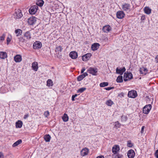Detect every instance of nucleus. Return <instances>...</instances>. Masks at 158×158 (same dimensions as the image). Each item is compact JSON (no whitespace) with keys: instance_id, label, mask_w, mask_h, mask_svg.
<instances>
[{"instance_id":"1","label":"nucleus","mask_w":158,"mask_h":158,"mask_svg":"<svg viewBox=\"0 0 158 158\" xmlns=\"http://www.w3.org/2000/svg\"><path fill=\"white\" fill-rule=\"evenodd\" d=\"M87 71L93 75L96 76L98 69L96 68L89 67Z\"/></svg>"},{"instance_id":"2","label":"nucleus","mask_w":158,"mask_h":158,"mask_svg":"<svg viewBox=\"0 0 158 158\" xmlns=\"http://www.w3.org/2000/svg\"><path fill=\"white\" fill-rule=\"evenodd\" d=\"M132 74L131 73L127 72L124 74L123 79L125 81H127L132 79Z\"/></svg>"},{"instance_id":"3","label":"nucleus","mask_w":158,"mask_h":158,"mask_svg":"<svg viewBox=\"0 0 158 158\" xmlns=\"http://www.w3.org/2000/svg\"><path fill=\"white\" fill-rule=\"evenodd\" d=\"M152 108L151 104H148L144 106L143 110V112L145 114H148L149 112Z\"/></svg>"},{"instance_id":"4","label":"nucleus","mask_w":158,"mask_h":158,"mask_svg":"<svg viewBox=\"0 0 158 158\" xmlns=\"http://www.w3.org/2000/svg\"><path fill=\"white\" fill-rule=\"evenodd\" d=\"M38 6L37 5L32 6L29 10V12L31 14H35L37 12L38 9Z\"/></svg>"},{"instance_id":"5","label":"nucleus","mask_w":158,"mask_h":158,"mask_svg":"<svg viewBox=\"0 0 158 158\" xmlns=\"http://www.w3.org/2000/svg\"><path fill=\"white\" fill-rule=\"evenodd\" d=\"M14 18L16 19H19L22 17L23 15L21 12V11L20 10H18L15 12L14 14Z\"/></svg>"},{"instance_id":"6","label":"nucleus","mask_w":158,"mask_h":158,"mask_svg":"<svg viewBox=\"0 0 158 158\" xmlns=\"http://www.w3.org/2000/svg\"><path fill=\"white\" fill-rule=\"evenodd\" d=\"M128 96L129 97L135 98L137 96L136 91L135 90H131L129 91L128 94Z\"/></svg>"},{"instance_id":"7","label":"nucleus","mask_w":158,"mask_h":158,"mask_svg":"<svg viewBox=\"0 0 158 158\" xmlns=\"http://www.w3.org/2000/svg\"><path fill=\"white\" fill-rule=\"evenodd\" d=\"M33 48L34 49H39L42 47V44L39 41H36L33 44Z\"/></svg>"},{"instance_id":"8","label":"nucleus","mask_w":158,"mask_h":158,"mask_svg":"<svg viewBox=\"0 0 158 158\" xmlns=\"http://www.w3.org/2000/svg\"><path fill=\"white\" fill-rule=\"evenodd\" d=\"M135 155L134 151L132 149L129 150L127 152V156L129 158H133Z\"/></svg>"},{"instance_id":"9","label":"nucleus","mask_w":158,"mask_h":158,"mask_svg":"<svg viewBox=\"0 0 158 158\" xmlns=\"http://www.w3.org/2000/svg\"><path fill=\"white\" fill-rule=\"evenodd\" d=\"M36 20V18L35 17H31L28 19V23L30 25H32L35 23Z\"/></svg>"},{"instance_id":"10","label":"nucleus","mask_w":158,"mask_h":158,"mask_svg":"<svg viewBox=\"0 0 158 158\" xmlns=\"http://www.w3.org/2000/svg\"><path fill=\"white\" fill-rule=\"evenodd\" d=\"M116 70L117 73L119 74L120 75H122L125 71L126 69L125 67H123L122 69L120 68L119 69L117 67L116 68Z\"/></svg>"},{"instance_id":"11","label":"nucleus","mask_w":158,"mask_h":158,"mask_svg":"<svg viewBox=\"0 0 158 158\" xmlns=\"http://www.w3.org/2000/svg\"><path fill=\"white\" fill-rule=\"evenodd\" d=\"M122 7L123 10L125 11H127L130 10V5L129 4L125 3L122 5Z\"/></svg>"},{"instance_id":"12","label":"nucleus","mask_w":158,"mask_h":158,"mask_svg":"<svg viewBox=\"0 0 158 158\" xmlns=\"http://www.w3.org/2000/svg\"><path fill=\"white\" fill-rule=\"evenodd\" d=\"M117 17L119 19H121L124 17L125 14L123 11H119L117 12Z\"/></svg>"},{"instance_id":"13","label":"nucleus","mask_w":158,"mask_h":158,"mask_svg":"<svg viewBox=\"0 0 158 158\" xmlns=\"http://www.w3.org/2000/svg\"><path fill=\"white\" fill-rule=\"evenodd\" d=\"M92 55L90 53H87L82 56V59L83 61H86L88 60Z\"/></svg>"},{"instance_id":"14","label":"nucleus","mask_w":158,"mask_h":158,"mask_svg":"<svg viewBox=\"0 0 158 158\" xmlns=\"http://www.w3.org/2000/svg\"><path fill=\"white\" fill-rule=\"evenodd\" d=\"M119 147L118 145H115L112 148V152L114 154H117L118 152L119 151Z\"/></svg>"},{"instance_id":"15","label":"nucleus","mask_w":158,"mask_h":158,"mask_svg":"<svg viewBox=\"0 0 158 158\" xmlns=\"http://www.w3.org/2000/svg\"><path fill=\"white\" fill-rule=\"evenodd\" d=\"M24 38L26 41H27L31 38V34L29 31H27L24 34Z\"/></svg>"},{"instance_id":"16","label":"nucleus","mask_w":158,"mask_h":158,"mask_svg":"<svg viewBox=\"0 0 158 158\" xmlns=\"http://www.w3.org/2000/svg\"><path fill=\"white\" fill-rule=\"evenodd\" d=\"M69 56L72 59H76L77 58L78 55L76 52L73 51L70 52Z\"/></svg>"},{"instance_id":"17","label":"nucleus","mask_w":158,"mask_h":158,"mask_svg":"<svg viewBox=\"0 0 158 158\" xmlns=\"http://www.w3.org/2000/svg\"><path fill=\"white\" fill-rule=\"evenodd\" d=\"M148 70L147 68L144 67L140 68L139 69L140 73L143 75H145L148 73Z\"/></svg>"},{"instance_id":"18","label":"nucleus","mask_w":158,"mask_h":158,"mask_svg":"<svg viewBox=\"0 0 158 158\" xmlns=\"http://www.w3.org/2000/svg\"><path fill=\"white\" fill-rule=\"evenodd\" d=\"M21 56L20 55H17L14 57V60L16 62H19L22 60Z\"/></svg>"},{"instance_id":"19","label":"nucleus","mask_w":158,"mask_h":158,"mask_svg":"<svg viewBox=\"0 0 158 158\" xmlns=\"http://www.w3.org/2000/svg\"><path fill=\"white\" fill-rule=\"evenodd\" d=\"M111 27L109 25H106L103 27L102 30L105 32L108 33L111 30Z\"/></svg>"},{"instance_id":"20","label":"nucleus","mask_w":158,"mask_h":158,"mask_svg":"<svg viewBox=\"0 0 158 158\" xmlns=\"http://www.w3.org/2000/svg\"><path fill=\"white\" fill-rule=\"evenodd\" d=\"M89 152V150L87 148H85L82 149L81 152V154L82 156H84L87 155Z\"/></svg>"},{"instance_id":"21","label":"nucleus","mask_w":158,"mask_h":158,"mask_svg":"<svg viewBox=\"0 0 158 158\" xmlns=\"http://www.w3.org/2000/svg\"><path fill=\"white\" fill-rule=\"evenodd\" d=\"M88 75L86 72L83 73L82 74L79 75L77 77V80L78 81L82 80L84 78Z\"/></svg>"},{"instance_id":"22","label":"nucleus","mask_w":158,"mask_h":158,"mask_svg":"<svg viewBox=\"0 0 158 158\" xmlns=\"http://www.w3.org/2000/svg\"><path fill=\"white\" fill-rule=\"evenodd\" d=\"M99 46L98 43H95L92 45L91 48L93 50L95 51L99 48Z\"/></svg>"},{"instance_id":"23","label":"nucleus","mask_w":158,"mask_h":158,"mask_svg":"<svg viewBox=\"0 0 158 158\" xmlns=\"http://www.w3.org/2000/svg\"><path fill=\"white\" fill-rule=\"evenodd\" d=\"M32 67L33 70L37 71L38 68L37 63L36 62H34L32 63Z\"/></svg>"},{"instance_id":"24","label":"nucleus","mask_w":158,"mask_h":158,"mask_svg":"<svg viewBox=\"0 0 158 158\" xmlns=\"http://www.w3.org/2000/svg\"><path fill=\"white\" fill-rule=\"evenodd\" d=\"M7 54L6 52H0V58L4 59L7 57Z\"/></svg>"},{"instance_id":"25","label":"nucleus","mask_w":158,"mask_h":158,"mask_svg":"<svg viewBox=\"0 0 158 158\" xmlns=\"http://www.w3.org/2000/svg\"><path fill=\"white\" fill-rule=\"evenodd\" d=\"M144 10V12L148 15L150 14L151 12V9L148 7H145Z\"/></svg>"},{"instance_id":"26","label":"nucleus","mask_w":158,"mask_h":158,"mask_svg":"<svg viewBox=\"0 0 158 158\" xmlns=\"http://www.w3.org/2000/svg\"><path fill=\"white\" fill-rule=\"evenodd\" d=\"M22 122L21 121H19L16 123V127L17 128H20L22 127Z\"/></svg>"},{"instance_id":"27","label":"nucleus","mask_w":158,"mask_h":158,"mask_svg":"<svg viewBox=\"0 0 158 158\" xmlns=\"http://www.w3.org/2000/svg\"><path fill=\"white\" fill-rule=\"evenodd\" d=\"M51 138V136L49 134L45 135L44 137V139L46 142H49Z\"/></svg>"},{"instance_id":"28","label":"nucleus","mask_w":158,"mask_h":158,"mask_svg":"<svg viewBox=\"0 0 158 158\" xmlns=\"http://www.w3.org/2000/svg\"><path fill=\"white\" fill-rule=\"evenodd\" d=\"M121 124L118 122H116L114 123V127L117 129L120 127Z\"/></svg>"},{"instance_id":"29","label":"nucleus","mask_w":158,"mask_h":158,"mask_svg":"<svg viewBox=\"0 0 158 158\" xmlns=\"http://www.w3.org/2000/svg\"><path fill=\"white\" fill-rule=\"evenodd\" d=\"M44 3V1L43 0H39L36 2V5L41 7L43 6Z\"/></svg>"},{"instance_id":"30","label":"nucleus","mask_w":158,"mask_h":158,"mask_svg":"<svg viewBox=\"0 0 158 158\" xmlns=\"http://www.w3.org/2000/svg\"><path fill=\"white\" fill-rule=\"evenodd\" d=\"M62 119L64 122H66L68 121L69 117L68 115L66 114H64L63 116L62 117Z\"/></svg>"},{"instance_id":"31","label":"nucleus","mask_w":158,"mask_h":158,"mask_svg":"<svg viewBox=\"0 0 158 158\" xmlns=\"http://www.w3.org/2000/svg\"><path fill=\"white\" fill-rule=\"evenodd\" d=\"M22 142V141L21 139H19L15 142L12 145L13 147H15L20 144Z\"/></svg>"},{"instance_id":"32","label":"nucleus","mask_w":158,"mask_h":158,"mask_svg":"<svg viewBox=\"0 0 158 158\" xmlns=\"http://www.w3.org/2000/svg\"><path fill=\"white\" fill-rule=\"evenodd\" d=\"M113 158H123V156L122 154H114L113 155Z\"/></svg>"},{"instance_id":"33","label":"nucleus","mask_w":158,"mask_h":158,"mask_svg":"<svg viewBox=\"0 0 158 158\" xmlns=\"http://www.w3.org/2000/svg\"><path fill=\"white\" fill-rule=\"evenodd\" d=\"M15 34H16V36H18L21 35L22 31L21 29H18L15 30Z\"/></svg>"},{"instance_id":"34","label":"nucleus","mask_w":158,"mask_h":158,"mask_svg":"<svg viewBox=\"0 0 158 158\" xmlns=\"http://www.w3.org/2000/svg\"><path fill=\"white\" fill-rule=\"evenodd\" d=\"M123 81V77L122 76H119L117 78L116 81L118 83H121Z\"/></svg>"},{"instance_id":"35","label":"nucleus","mask_w":158,"mask_h":158,"mask_svg":"<svg viewBox=\"0 0 158 158\" xmlns=\"http://www.w3.org/2000/svg\"><path fill=\"white\" fill-rule=\"evenodd\" d=\"M127 119L128 118L127 116L123 115L121 117V121L122 122H125Z\"/></svg>"},{"instance_id":"36","label":"nucleus","mask_w":158,"mask_h":158,"mask_svg":"<svg viewBox=\"0 0 158 158\" xmlns=\"http://www.w3.org/2000/svg\"><path fill=\"white\" fill-rule=\"evenodd\" d=\"M86 88L82 87L79 89L77 91V93H82L86 89Z\"/></svg>"},{"instance_id":"37","label":"nucleus","mask_w":158,"mask_h":158,"mask_svg":"<svg viewBox=\"0 0 158 158\" xmlns=\"http://www.w3.org/2000/svg\"><path fill=\"white\" fill-rule=\"evenodd\" d=\"M108 83L107 82H102L100 84V87H104L108 85Z\"/></svg>"},{"instance_id":"38","label":"nucleus","mask_w":158,"mask_h":158,"mask_svg":"<svg viewBox=\"0 0 158 158\" xmlns=\"http://www.w3.org/2000/svg\"><path fill=\"white\" fill-rule=\"evenodd\" d=\"M106 104L108 106H110L113 104V102L111 100H109L106 102Z\"/></svg>"},{"instance_id":"39","label":"nucleus","mask_w":158,"mask_h":158,"mask_svg":"<svg viewBox=\"0 0 158 158\" xmlns=\"http://www.w3.org/2000/svg\"><path fill=\"white\" fill-rule=\"evenodd\" d=\"M47 85L49 86H52V82L51 80H48L47 81Z\"/></svg>"},{"instance_id":"40","label":"nucleus","mask_w":158,"mask_h":158,"mask_svg":"<svg viewBox=\"0 0 158 158\" xmlns=\"http://www.w3.org/2000/svg\"><path fill=\"white\" fill-rule=\"evenodd\" d=\"M127 146L128 147L131 148L134 146V144L131 143V141H127Z\"/></svg>"},{"instance_id":"41","label":"nucleus","mask_w":158,"mask_h":158,"mask_svg":"<svg viewBox=\"0 0 158 158\" xmlns=\"http://www.w3.org/2000/svg\"><path fill=\"white\" fill-rule=\"evenodd\" d=\"M44 114L45 117H47L49 115V113L48 111H46L44 112Z\"/></svg>"},{"instance_id":"42","label":"nucleus","mask_w":158,"mask_h":158,"mask_svg":"<svg viewBox=\"0 0 158 158\" xmlns=\"http://www.w3.org/2000/svg\"><path fill=\"white\" fill-rule=\"evenodd\" d=\"M5 35L4 34H3L0 37V42L1 41H3L4 40Z\"/></svg>"},{"instance_id":"43","label":"nucleus","mask_w":158,"mask_h":158,"mask_svg":"<svg viewBox=\"0 0 158 158\" xmlns=\"http://www.w3.org/2000/svg\"><path fill=\"white\" fill-rule=\"evenodd\" d=\"M19 41L21 42H24L25 41V39L22 37H20L19 38Z\"/></svg>"},{"instance_id":"44","label":"nucleus","mask_w":158,"mask_h":158,"mask_svg":"<svg viewBox=\"0 0 158 158\" xmlns=\"http://www.w3.org/2000/svg\"><path fill=\"white\" fill-rule=\"evenodd\" d=\"M77 94H75L74 95H72V100L73 101H74L75 100L74 98L77 96Z\"/></svg>"},{"instance_id":"45","label":"nucleus","mask_w":158,"mask_h":158,"mask_svg":"<svg viewBox=\"0 0 158 158\" xmlns=\"http://www.w3.org/2000/svg\"><path fill=\"white\" fill-rule=\"evenodd\" d=\"M114 88L113 87H108L105 88L104 89L107 90H109Z\"/></svg>"},{"instance_id":"46","label":"nucleus","mask_w":158,"mask_h":158,"mask_svg":"<svg viewBox=\"0 0 158 158\" xmlns=\"http://www.w3.org/2000/svg\"><path fill=\"white\" fill-rule=\"evenodd\" d=\"M145 127L144 126H143L142 127L141 131V134H143L144 133V129Z\"/></svg>"},{"instance_id":"47","label":"nucleus","mask_w":158,"mask_h":158,"mask_svg":"<svg viewBox=\"0 0 158 158\" xmlns=\"http://www.w3.org/2000/svg\"><path fill=\"white\" fill-rule=\"evenodd\" d=\"M155 156L157 158H158V149L155 152Z\"/></svg>"},{"instance_id":"48","label":"nucleus","mask_w":158,"mask_h":158,"mask_svg":"<svg viewBox=\"0 0 158 158\" xmlns=\"http://www.w3.org/2000/svg\"><path fill=\"white\" fill-rule=\"evenodd\" d=\"M28 116H29L28 114H26L24 115L23 118L24 119H26L28 117Z\"/></svg>"},{"instance_id":"49","label":"nucleus","mask_w":158,"mask_h":158,"mask_svg":"<svg viewBox=\"0 0 158 158\" xmlns=\"http://www.w3.org/2000/svg\"><path fill=\"white\" fill-rule=\"evenodd\" d=\"M155 61L156 63H158V55L157 56L155 57Z\"/></svg>"},{"instance_id":"50","label":"nucleus","mask_w":158,"mask_h":158,"mask_svg":"<svg viewBox=\"0 0 158 158\" xmlns=\"http://www.w3.org/2000/svg\"><path fill=\"white\" fill-rule=\"evenodd\" d=\"M57 48L58 49V50L60 52H61L62 49V48L60 46L59 47Z\"/></svg>"},{"instance_id":"51","label":"nucleus","mask_w":158,"mask_h":158,"mask_svg":"<svg viewBox=\"0 0 158 158\" xmlns=\"http://www.w3.org/2000/svg\"><path fill=\"white\" fill-rule=\"evenodd\" d=\"M0 158H4L3 153L1 152H0Z\"/></svg>"},{"instance_id":"52","label":"nucleus","mask_w":158,"mask_h":158,"mask_svg":"<svg viewBox=\"0 0 158 158\" xmlns=\"http://www.w3.org/2000/svg\"><path fill=\"white\" fill-rule=\"evenodd\" d=\"M85 70V68H82V70H81V73H84V71Z\"/></svg>"},{"instance_id":"53","label":"nucleus","mask_w":158,"mask_h":158,"mask_svg":"<svg viewBox=\"0 0 158 158\" xmlns=\"http://www.w3.org/2000/svg\"><path fill=\"white\" fill-rule=\"evenodd\" d=\"M6 41H7V44H8L9 42H10V40L8 37L7 38Z\"/></svg>"},{"instance_id":"54","label":"nucleus","mask_w":158,"mask_h":158,"mask_svg":"<svg viewBox=\"0 0 158 158\" xmlns=\"http://www.w3.org/2000/svg\"><path fill=\"white\" fill-rule=\"evenodd\" d=\"M97 158H104V156H98Z\"/></svg>"},{"instance_id":"55","label":"nucleus","mask_w":158,"mask_h":158,"mask_svg":"<svg viewBox=\"0 0 158 158\" xmlns=\"http://www.w3.org/2000/svg\"><path fill=\"white\" fill-rule=\"evenodd\" d=\"M4 87H2L0 89V91H2V90L4 89Z\"/></svg>"},{"instance_id":"56","label":"nucleus","mask_w":158,"mask_h":158,"mask_svg":"<svg viewBox=\"0 0 158 158\" xmlns=\"http://www.w3.org/2000/svg\"><path fill=\"white\" fill-rule=\"evenodd\" d=\"M6 92V91H5V92H4V91L2 92V93H5Z\"/></svg>"}]
</instances>
